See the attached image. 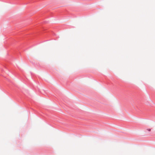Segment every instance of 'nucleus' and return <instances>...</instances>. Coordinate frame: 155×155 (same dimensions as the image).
<instances>
[{
    "mask_svg": "<svg viewBox=\"0 0 155 155\" xmlns=\"http://www.w3.org/2000/svg\"><path fill=\"white\" fill-rule=\"evenodd\" d=\"M148 131H150L151 130V129H147Z\"/></svg>",
    "mask_w": 155,
    "mask_h": 155,
    "instance_id": "1",
    "label": "nucleus"
}]
</instances>
